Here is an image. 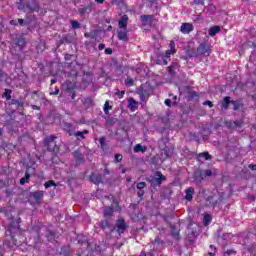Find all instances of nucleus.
<instances>
[{
  "mask_svg": "<svg viewBox=\"0 0 256 256\" xmlns=\"http://www.w3.org/2000/svg\"><path fill=\"white\" fill-rule=\"evenodd\" d=\"M90 179L92 183H95V185H99V183H101V176L92 175L90 176Z\"/></svg>",
  "mask_w": 256,
  "mask_h": 256,
  "instance_id": "nucleus-22",
  "label": "nucleus"
},
{
  "mask_svg": "<svg viewBox=\"0 0 256 256\" xmlns=\"http://www.w3.org/2000/svg\"><path fill=\"white\" fill-rule=\"evenodd\" d=\"M129 22V16L123 15L118 21L119 29H127V23Z\"/></svg>",
  "mask_w": 256,
  "mask_h": 256,
  "instance_id": "nucleus-5",
  "label": "nucleus"
},
{
  "mask_svg": "<svg viewBox=\"0 0 256 256\" xmlns=\"http://www.w3.org/2000/svg\"><path fill=\"white\" fill-rule=\"evenodd\" d=\"M20 221H21V218H18V219H16V220L12 221V222L10 223V226H9L8 230H7V233H11V231H13V229H14V230L19 229V223H20Z\"/></svg>",
  "mask_w": 256,
  "mask_h": 256,
  "instance_id": "nucleus-10",
  "label": "nucleus"
},
{
  "mask_svg": "<svg viewBox=\"0 0 256 256\" xmlns=\"http://www.w3.org/2000/svg\"><path fill=\"white\" fill-rule=\"evenodd\" d=\"M208 255L209 256H215V252H209Z\"/></svg>",
  "mask_w": 256,
  "mask_h": 256,
  "instance_id": "nucleus-55",
  "label": "nucleus"
},
{
  "mask_svg": "<svg viewBox=\"0 0 256 256\" xmlns=\"http://www.w3.org/2000/svg\"><path fill=\"white\" fill-rule=\"evenodd\" d=\"M113 215V208L112 207H107L104 210V217H111Z\"/></svg>",
  "mask_w": 256,
  "mask_h": 256,
  "instance_id": "nucleus-23",
  "label": "nucleus"
},
{
  "mask_svg": "<svg viewBox=\"0 0 256 256\" xmlns=\"http://www.w3.org/2000/svg\"><path fill=\"white\" fill-rule=\"evenodd\" d=\"M123 160V155H121V154H116L115 155V162L116 163H120V161H122Z\"/></svg>",
  "mask_w": 256,
  "mask_h": 256,
  "instance_id": "nucleus-33",
  "label": "nucleus"
},
{
  "mask_svg": "<svg viewBox=\"0 0 256 256\" xmlns=\"http://www.w3.org/2000/svg\"><path fill=\"white\" fill-rule=\"evenodd\" d=\"M55 139H57V137H55V135H50V136L45 138L44 145H46V147H48L49 151H55V149H51L49 147V144L53 143V141H55Z\"/></svg>",
  "mask_w": 256,
  "mask_h": 256,
  "instance_id": "nucleus-13",
  "label": "nucleus"
},
{
  "mask_svg": "<svg viewBox=\"0 0 256 256\" xmlns=\"http://www.w3.org/2000/svg\"><path fill=\"white\" fill-rule=\"evenodd\" d=\"M1 185H3V181H0V187H1Z\"/></svg>",
  "mask_w": 256,
  "mask_h": 256,
  "instance_id": "nucleus-62",
  "label": "nucleus"
},
{
  "mask_svg": "<svg viewBox=\"0 0 256 256\" xmlns=\"http://www.w3.org/2000/svg\"><path fill=\"white\" fill-rule=\"evenodd\" d=\"M133 82H134L133 78H127L125 81V83H126V85H128V87L133 86Z\"/></svg>",
  "mask_w": 256,
  "mask_h": 256,
  "instance_id": "nucleus-34",
  "label": "nucleus"
},
{
  "mask_svg": "<svg viewBox=\"0 0 256 256\" xmlns=\"http://www.w3.org/2000/svg\"><path fill=\"white\" fill-rule=\"evenodd\" d=\"M211 175H213V171H211V170H206L205 171V176L206 177H211Z\"/></svg>",
  "mask_w": 256,
  "mask_h": 256,
  "instance_id": "nucleus-39",
  "label": "nucleus"
},
{
  "mask_svg": "<svg viewBox=\"0 0 256 256\" xmlns=\"http://www.w3.org/2000/svg\"><path fill=\"white\" fill-rule=\"evenodd\" d=\"M195 5H205V1L204 0H193Z\"/></svg>",
  "mask_w": 256,
  "mask_h": 256,
  "instance_id": "nucleus-37",
  "label": "nucleus"
},
{
  "mask_svg": "<svg viewBox=\"0 0 256 256\" xmlns=\"http://www.w3.org/2000/svg\"><path fill=\"white\" fill-rule=\"evenodd\" d=\"M197 55H204L205 57H209L211 55V47L206 43H202L197 48Z\"/></svg>",
  "mask_w": 256,
  "mask_h": 256,
  "instance_id": "nucleus-2",
  "label": "nucleus"
},
{
  "mask_svg": "<svg viewBox=\"0 0 256 256\" xmlns=\"http://www.w3.org/2000/svg\"><path fill=\"white\" fill-rule=\"evenodd\" d=\"M147 187V184L145 182H140L136 185V188L138 189L137 195L138 197H143V195H145V191H143V189H145Z\"/></svg>",
  "mask_w": 256,
  "mask_h": 256,
  "instance_id": "nucleus-7",
  "label": "nucleus"
},
{
  "mask_svg": "<svg viewBox=\"0 0 256 256\" xmlns=\"http://www.w3.org/2000/svg\"><path fill=\"white\" fill-rule=\"evenodd\" d=\"M195 21H201V16H197Z\"/></svg>",
  "mask_w": 256,
  "mask_h": 256,
  "instance_id": "nucleus-56",
  "label": "nucleus"
},
{
  "mask_svg": "<svg viewBox=\"0 0 256 256\" xmlns=\"http://www.w3.org/2000/svg\"><path fill=\"white\" fill-rule=\"evenodd\" d=\"M88 133H89L88 130L77 131L74 133V136L77 137L78 141H83V139H85V135H87Z\"/></svg>",
  "mask_w": 256,
  "mask_h": 256,
  "instance_id": "nucleus-14",
  "label": "nucleus"
},
{
  "mask_svg": "<svg viewBox=\"0 0 256 256\" xmlns=\"http://www.w3.org/2000/svg\"><path fill=\"white\" fill-rule=\"evenodd\" d=\"M43 195V191H36L32 193V197L35 199V201H41V199H43Z\"/></svg>",
  "mask_w": 256,
  "mask_h": 256,
  "instance_id": "nucleus-17",
  "label": "nucleus"
},
{
  "mask_svg": "<svg viewBox=\"0 0 256 256\" xmlns=\"http://www.w3.org/2000/svg\"><path fill=\"white\" fill-rule=\"evenodd\" d=\"M140 256H153V252H150V253H147V254L142 253Z\"/></svg>",
  "mask_w": 256,
  "mask_h": 256,
  "instance_id": "nucleus-47",
  "label": "nucleus"
},
{
  "mask_svg": "<svg viewBox=\"0 0 256 256\" xmlns=\"http://www.w3.org/2000/svg\"><path fill=\"white\" fill-rule=\"evenodd\" d=\"M17 45L20 47V49H23V47H25V39L18 40Z\"/></svg>",
  "mask_w": 256,
  "mask_h": 256,
  "instance_id": "nucleus-32",
  "label": "nucleus"
},
{
  "mask_svg": "<svg viewBox=\"0 0 256 256\" xmlns=\"http://www.w3.org/2000/svg\"><path fill=\"white\" fill-rule=\"evenodd\" d=\"M199 157H204L206 161H209V159H211V155H209L207 152L199 154Z\"/></svg>",
  "mask_w": 256,
  "mask_h": 256,
  "instance_id": "nucleus-30",
  "label": "nucleus"
},
{
  "mask_svg": "<svg viewBox=\"0 0 256 256\" xmlns=\"http://www.w3.org/2000/svg\"><path fill=\"white\" fill-rule=\"evenodd\" d=\"M211 13H215V7L213 5L209 6Z\"/></svg>",
  "mask_w": 256,
  "mask_h": 256,
  "instance_id": "nucleus-46",
  "label": "nucleus"
},
{
  "mask_svg": "<svg viewBox=\"0 0 256 256\" xmlns=\"http://www.w3.org/2000/svg\"><path fill=\"white\" fill-rule=\"evenodd\" d=\"M250 35H252V38L249 40V46L256 47V30H251Z\"/></svg>",
  "mask_w": 256,
  "mask_h": 256,
  "instance_id": "nucleus-15",
  "label": "nucleus"
},
{
  "mask_svg": "<svg viewBox=\"0 0 256 256\" xmlns=\"http://www.w3.org/2000/svg\"><path fill=\"white\" fill-rule=\"evenodd\" d=\"M99 143L102 151L107 150V144L105 143V137H100L99 138Z\"/></svg>",
  "mask_w": 256,
  "mask_h": 256,
  "instance_id": "nucleus-21",
  "label": "nucleus"
},
{
  "mask_svg": "<svg viewBox=\"0 0 256 256\" xmlns=\"http://www.w3.org/2000/svg\"><path fill=\"white\" fill-rule=\"evenodd\" d=\"M192 235H194V236H195V232H192Z\"/></svg>",
  "mask_w": 256,
  "mask_h": 256,
  "instance_id": "nucleus-64",
  "label": "nucleus"
},
{
  "mask_svg": "<svg viewBox=\"0 0 256 256\" xmlns=\"http://www.w3.org/2000/svg\"><path fill=\"white\" fill-rule=\"evenodd\" d=\"M10 24H11V25H17V22H15V20H12V21L10 22Z\"/></svg>",
  "mask_w": 256,
  "mask_h": 256,
  "instance_id": "nucleus-54",
  "label": "nucleus"
},
{
  "mask_svg": "<svg viewBox=\"0 0 256 256\" xmlns=\"http://www.w3.org/2000/svg\"><path fill=\"white\" fill-rule=\"evenodd\" d=\"M210 199L213 201V200H215V197H211Z\"/></svg>",
  "mask_w": 256,
  "mask_h": 256,
  "instance_id": "nucleus-63",
  "label": "nucleus"
},
{
  "mask_svg": "<svg viewBox=\"0 0 256 256\" xmlns=\"http://www.w3.org/2000/svg\"><path fill=\"white\" fill-rule=\"evenodd\" d=\"M109 109H111V106H109V101H106L104 104V113L105 115H109Z\"/></svg>",
  "mask_w": 256,
  "mask_h": 256,
  "instance_id": "nucleus-29",
  "label": "nucleus"
},
{
  "mask_svg": "<svg viewBox=\"0 0 256 256\" xmlns=\"http://www.w3.org/2000/svg\"><path fill=\"white\" fill-rule=\"evenodd\" d=\"M32 109L36 110V111H39V109H41L39 106H36V105H33L32 106Z\"/></svg>",
  "mask_w": 256,
  "mask_h": 256,
  "instance_id": "nucleus-49",
  "label": "nucleus"
},
{
  "mask_svg": "<svg viewBox=\"0 0 256 256\" xmlns=\"http://www.w3.org/2000/svg\"><path fill=\"white\" fill-rule=\"evenodd\" d=\"M221 31V27L219 26H213L209 29L208 34L210 35V37H215V35L217 33H219Z\"/></svg>",
  "mask_w": 256,
  "mask_h": 256,
  "instance_id": "nucleus-16",
  "label": "nucleus"
},
{
  "mask_svg": "<svg viewBox=\"0 0 256 256\" xmlns=\"http://www.w3.org/2000/svg\"><path fill=\"white\" fill-rule=\"evenodd\" d=\"M63 129L64 131H66V133H69V135H73V125H71L70 123H64Z\"/></svg>",
  "mask_w": 256,
  "mask_h": 256,
  "instance_id": "nucleus-19",
  "label": "nucleus"
},
{
  "mask_svg": "<svg viewBox=\"0 0 256 256\" xmlns=\"http://www.w3.org/2000/svg\"><path fill=\"white\" fill-rule=\"evenodd\" d=\"M249 169H251L252 171H256V164H250Z\"/></svg>",
  "mask_w": 256,
  "mask_h": 256,
  "instance_id": "nucleus-43",
  "label": "nucleus"
},
{
  "mask_svg": "<svg viewBox=\"0 0 256 256\" xmlns=\"http://www.w3.org/2000/svg\"><path fill=\"white\" fill-rule=\"evenodd\" d=\"M98 49L99 51H103V49H105V44H99Z\"/></svg>",
  "mask_w": 256,
  "mask_h": 256,
  "instance_id": "nucleus-45",
  "label": "nucleus"
},
{
  "mask_svg": "<svg viewBox=\"0 0 256 256\" xmlns=\"http://www.w3.org/2000/svg\"><path fill=\"white\" fill-rule=\"evenodd\" d=\"M165 181V176L161 174V172H156V177L152 179V183H156V185H161Z\"/></svg>",
  "mask_w": 256,
  "mask_h": 256,
  "instance_id": "nucleus-6",
  "label": "nucleus"
},
{
  "mask_svg": "<svg viewBox=\"0 0 256 256\" xmlns=\"http://www.w3.org/2000/svg\"><path fill=\"white\" fill-rule=\"evenodd\" d=\"M141 21H142L143 25H147L148 23H151L153 21V16H151V15L141 16Z\"/></svg>",
  "mask_w": 256,
  "mask_h": 256,
  "instance_id": "nucleus-18",
  "label": "nucleus"
},
{
  "mask_svg": "<svg viewBox=\"0 0 256 256\" xmlns=\"http://www.w3.org/2000/svg\"><path fill=\"white\" fill-rule=\"evenodd\" d=\"M101 227H102L103 229H107V227H109V222H107V221L101 222Z\"/></svg>",
  "mask_w": 256,
  "mask_h": 256,
  "instance_id": "nucleus-36",
  "label": "nucleus"
},
{
  "mask_svg": "<svg viewBox=\"0 0 256 256\" xmlns=\"http://www.w3.org/2000/svg\"><path fill=\"white\" fill-rule=\"evenodd\" d=\"M228 255H231L232 253H235V251H233V250H227V252H226Z\"/></svg>",
  "mask_w": 256,
  "mask_h": 256,
  "instance_id": "nucleus-52",
  "label": "nucleus"
},
{
  "mask_svg": "<svg viewBox=\"0 0 256 256\" xmlns=\"http://www.w3.org/2000/svg\"><path fill=\"white\" fill-rule=\"evenodd\" d=\"M194 29L195 27L191 23H183L180 27V31L184 35H189V33H191V31H193Z\"/></svg>",
  "mask_w": 256,
  "mask_h": 256,
  "instance_id": "nucleus-4",
  "label": "nucleus"
},
{
  "mask_svg": "<svg viewBox=\"0 0 256 256\" xmlns=\"http://www.w3.org/2000/svg\"><path fill=\"white\" fill-rule=\"evenodd\" d=\"M229 103H231V98L230 97H225L222 103V107L224 109H227L229 107Z\"/></svg>",
  "mask_w": 256,
  "mask_h": 256,
  "instance_id": "nucleus-25",
  "label": "nucleus"
},
{
  "mask_svg": "<svg viewBox=\"0 0 256 256\" xmlns=\"http://www.w3.org/2000/svg\"><path fill=\"white\" fill-rule=\"evenodd\" d=\"M171 231H172L173 237L177 239V237H179V231L175 230V226H171Z\"/></svg>",
  "mask_w": 256,
  "mask_h": 256,
  "instance_id": "nucleus-31",
  "label": "nucleus"
},
{
  "mask_svg": "<svg viewBox=\"0 0 256 256\" xmlns=\"http://www.w3.org/2000/svg\"><path fill=\"white\" fill-rule=\"evenodd\" d=\"M105 53H106V55H112V54H113V49H111V48H106V49H105Z\"/></svg>",
  "mask_w": 256,
  "mask_h": 256,
  "instance_id": "nucleus-38",
  "label": "nucleus"
},
{
  "mask_svg": "<svg viewBox=\"0 0 256 256\" xmlns=\"http://www.w3.org/2000/svg\"><path fill=\"white\" fill-rule=\"evenodd\" d=\"M211 215L209 214H206L204 216V220H203V224L205 225V227H207V225H209V223H211Z\"/></svg>",
  "mask_w": 256,
  "mask_h": 256,
  "instance_id": "nucleus-26",
  "label": "nucleus"
},
{
  "mask_svg": "<svg viewBox=\"0 0 256 256\" xmlns=\"http://www.w3.org/2000/svg\"><path fill=\"white\" fill-rule=\"evenodd\" d=\"M193 195H195V189L193 187H189L186 189V201H192Z\"/></svg>",
  "mask_w": 256,
  "mask_h": 256,
  "instance_id": "nucleus-12",
  "label": "nucleus"
},
{
  "mask_svg": "<svg viewBox=\"0 0 256 256\" xmlns=\"http://www.w3.org/2000/svg\"><path fill=\"white\" fill-rule=\"evenodd\" d=\"M96 3H100V4H103L105 3V0H95Z\"/></svg>",
  "mask_w": 256,
  "mask_h": 256,
  "instance_id": "nucleus-50",
  "label": "nucleus"
},
{
  "mask_svg": "<svg viewBox=\"0 0 256 256\" xmlns=\"http://www.w3.org/2000/svg\"><path fill=\"white\" fill-rule=\"evenodd\" d=\"M44 187H45L46 189H49V187H55V181L50 180V181H48V182H45Z\"/></svg>",
  "mask_w": 256,
  "mask_h": 256,
  "instance_id": "nucleus-28",
  "label": "nucleus"
},
{
  "mask_svg": "<svg viewBox=\"0 0 256 256\" xmlns=\"http://www.w3.org/2000/svg\"><path fill=\"white\" fill-rule=\"evenodd\" d=\"M218 203H219V200H215L214 202H212L213 207H217Z\"/></svg>",
  "mask_w": 256,
  "mask_h": 256,
  "instance_id": "nucleus-48",
  "label": "nucleus"
},
{
  "mask_svg": "<svg viewBox=\"0 0 256 256\" xmlns=\"http://www.w3.org/2000/svg\"><path fill=\"white\" fill-rule=\"evenodd\" d=\"M23 3V0H19L18 2V9H24L25 6L21 5Z\"/></svg>",
  "mask_w": 256,
  "mask_h": 256,
  "instance_id": "nucleus-41",
  "label": "nucleus"
},
{
  "mask_svg": "<svg viewBox=\"0 0 256 256\" xmlns=\"http://www.w3.org/2000/svg\"><path fill=\"white\" fill-rule=\"evenodd\" d=\"M27 9H29V11L33 12V11H38L39 10V5L37 4V2L35 0H31L30 2H28V4L26 5Z\"/></svg>",
  "mask_w": 256,
  "mask_h": 256,
  "instance_id": "nucleus-11",
  "label": "nucleus"
},
{
  "mask_svg": "<svg viewBox=\"0 0 256 256\" xmlns=\"http://www.w3.org/2000/svg\"><path fill=\"white\" fill-rule=\"evenodd\" d=\"M210 248L212 249V251H215V246L211 245Z\"/></svg>",
  "mask_w": 256,
  "mask_h": 256,
  "instance_id": "nucleus-59",
  "label": "nucleus"
},
{
  "mask_svg": "<svg viewBox=\"0 0 256 256\" xmlns=\"http://www.w3.org/2000/svg\"><path fill=\"white\" fill-rule=\"evenodd\" d=\"M50 95H59V88H56L54 92H50Z\"/></svg>",
  "mask_w": 256,
  "mask_h": 256,
  "instance_id": "nucleus-44",
  "label": "nucleus"
},
{
  "mask_svg": "<svg viewBox=\"0 0 256 256\" xmlns=\"http://www.w3.org/2000/svg\"><path fill=\"white\" fill-rule=\"evenodd\" d=\"M164 103L167 107H171V99H166Z\"/></svg>",
  "mask_w": 256,
  "mask_h": 256,
  "instance_id": "nucleus-42",
  "label": "nucleus"
},
{
  "mask_svg": "<svg viewBox=\"0 0 256 256\" xmlns=\"http://www.w3.org/2000/svg\"><path fill=\"white\" fill-rule=\"evenodd\" d=\"M125 229H127V223H125V220L120 218L116 222V231L119 235L122 233H125Z\"/></svg>",
  "mask_w": 256,
  "mask_h": 256,
  "instance_id": "nucleus-3",
  "label": "nucleus"
},
{
  "mask_svg": "<svg viewBox=\"0 0 256 256\" xmlns=\"http://www.w3.org/2000/svg\"><path fill=\"white\" fill-rule=\"evenodd\" d=\"M126 181L129 183L131 182V178H127Z\"/></svg>",
  "mask_w": 256,
  "mask_h": 256,
  "instance_id": "nucleus-60",
  "label": "nucleus"
},
{
  "mask_svg": "<svg viewBox=\"0 0 256 256\" xmlns=\"http://www.w3.org/2000/svg\"><path fill=\"white\" fill-rule=\"evenodd\" d=\"M72 29H79L81 27V24L77 20L71 21Z\"/></svg>",
  "mask_w": 256,
  "mask_h": 256,
  "instance_id": "nucleus-27",
  "label": "nucleus"
},
{
  "mask_svg": "<svg viewBox=\"0 0 256 256\" xmlns=\"http://www.w3.org/2000/svg\"><path fill=\"white\" fill-rule=\"evenodd\" d=\"M0 135H3V129L0 128Z\"/></svg>",
  "mask_w": 256,
  "mask_h": 256,
  "instance_id": "nucleus-61",
  "label": "nucleus"
},
{
  "mask_svg": "<svg viewBox=\"0 0 256 256\" xmlns=\"http://www.w3.org/2000/svg\"><path fill=\"white\" fill-rule=\"evenodd\" d=\"M170 49L165 52V54H162V62L160 60H157V65H167V60L171 55H175L177 53V50H175V42L171 41L169 45ZM166 58V59H165Z\"/></svg>",
  "mask_w": 256,
  "mask_h": 256,
  "instance_id": "nucleus-1",
  "label": "nucleus"
},
{
  "mask_svg": "<svg viewBox=\"0 0 256 256\" xmlns=\"http://www.w3.org/2000/svg\"><path fill=\"white\" fill-rule=\"evenodd\" d=\"M203 105H208L209 107H213V102L207 100L203 103Z\"/></svg>",
  "mask_w": 256,
  "mask_h": 256,
  "instance_id": "nucleus-40",
  "label": "nucleus"
},
{
  "mask_svg": "<svg viewBox=\"0 0 256 256\" xmlns=\"http://www.w3.org/2000/svg\"><path fill=\"white\" fill-rule=\"evenodd\" d=\"M18 23H19L20 25H23L24 20H23V19H18Z\"/></svg>",
  "mask_w": 256,
  "mask_h": 256,
  "instance_id": "nucleus-53",
  "label": "nucleus"
},
{
  "mask_svg": "<svg viewBox=\"0 0 256 256\" xmlns=\"http://www.w3.org/2000/svg\"><path fill=\"white\" fill-rule=\"evenodd\" d=\"M7 99H11V95L7 94V92L5 93Z\"/></svg>",
  "mask_w": 256,
  "mask_h": 256,
  "instance_id": "nucleus-58",
  "label": "nucleus"
},
{
  "mask_svg": "<svg viewBox=\"0 0 256 256\" xmlns=\"http://www.w3.org/2000/svg\"><path fill=\"white\" fill-rule=\"evenodd\" d=\"M140 151H142V153H145L146 148H143V146H141V144H137L134 147V153H139Z\"/></svg>",
  "mask_w": 256,
  "mask_h": 256,
  "instance_id": "nucleus-24",
  "label": "nucleus"
},
{
  "mask_svg": "<svg viewBox=\"0 0 256 256\" xmlns=\"http://www.w3.org/2000/svg\"><path fill=\"white\" fill-rule=\"evenodd\" d=\"M53 83H57V79H52L51 84L53 85Z\"/></svg>",
  "mask_w": 256,
  "mask_h": 256,
  "instance_id": "nucleus-57",
  "label": "nucleus"
},
{
  "mask_svg": "<svg viewBox=\"0 0 256 256\" xmlns=\"http://www.w3.org/2000/svg\"><path fill=\"white\" fill-rule=\"evenodd\" d=\"M116 95L119 99H123V96L125 95V91H117L116 92Z\"/></svg>",
  "mask_w": 256,
  "mask_h": 256,
  "instance_id": "nucleus-35",
  "label": "nucleus"
},
{
  "mask_svg": "<svg viewBox=\"0 0 256 256\" xmlns=\"http://www.w3.org/2000/svg\"><path fill=\"white\" fill-rule=\"evenodd\" d=\"M118 39L120 41H129V37L127 36V29H120L118 31Z\"/></svg>",
  "mask_w": 256,
  "mask_h": 256,
  "instance_id": "nucleus-9",
  "label": "nucleus"
},
{
  "mask_svg": "<svg viewBox=\"0 0 256 256\" xmlns=\"http://www.w3.org/2000/svg\"><path fill=\"white\" fill-rule=\"evenodd\" d=\"M79 13H80L81 15H83V13H85V9H83V8L79 9Z\"/></svg>",
  "mask_w": 256,
  "mask_h": 256,
  "instance_id": "nucleus-51",
  "label": "nucleus"
},
{
  "mask_svg": "<svg viewBox=\"0 0 256 256\" xmlns=\"http://www.w3.org/2000/svg\"><path fill=\"white\" fill-rule=\"evenodd\" d=\"M138 107H139L138 102H136L133 98L128 99V109H130V111H137Z\"/></svg>",
  "mask_w": 256,
  "mask_h": 256,
  "instance_id": "nucleus-8",
  "label": "nucleus"
},
{
  "mask_svg": "<svg viewBox=\"0 0 256 256\" xmlns=\"http://www.w3.org/2000/svg\"><path fill=\"white\" fill-rule=\"evenodd\" d=\"M30 179H31V174H29V172H26L25 177L20 179V185H25V183H29Z\"/></svg>",
  "mask_w": 256,
  "mask_h": 256,
  "instance_id": "nucleus-20",
  "label": "nucleus"
}]
</instances>
